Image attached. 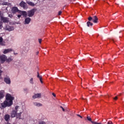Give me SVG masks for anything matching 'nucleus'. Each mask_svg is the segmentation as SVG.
<instances>
[{
	"instance_id": "1",
	"label": "nucleus",
	"mask_w": 124,
	"mask_h": 124,
	"mask_svg": "<svg viewBox=\"0 0 124 124\" xmlns=\"http://www.w3.org/2000/svg\"><path fill=\"white\" fill-rule=\"evenodd\" d=\"M13 99H14V98L10 94H7L6 95V100L1 104L2 108L4 109L6 107H10L13 104Z\"/></svg>"
},
{
	"instance_id": "2",
	"label": "nucleus",
	"mask_w": 124,
	"mask_h": 124,
	"mask_svg": "<svg viewBox=\"0 0 124 124\" xmlns=\"http://www.w3.org/2000/svg\"><path fill=\"white\" fill-rule=\"evenodd\" d=\"M88 21H92L93 23L97 24L98 22V18H97V16H93V17L92 16H89L88 17Z\"/></svg>"
},
{
	"instance_id": "3",
	"label": "nucleus",
	"mask_w": 124,
	"mask_h": 124,
	"mask_svg": "<svg viewBox=\"0 0 124 124\" xmlns=\"http://www.w3.org/2000/svg\"><path fill=\"white\" fill-rule=\"evenodd\" d=\"M36 9H32L31 10H29L27 12V16L28 17H32L33 15H34V13H35V11H36Z\"/></svg>"
},
{
	"instance_id": "4",
	"label": "nucleus",
	"mask_w": 124,
	"mask_h": 124,
	"mask_svg": "<svg viewBox=\"0 0 124 124\" xmlns=\"http://www.w3.org/2000/svg\"><path fill=\"white\" fill-rule=\"evenodd\" d=\"M27 5V3L24 2V1H21L19 3V6L23 8V9H27V8H28V6Z\"/></svg>"
},
{
	"instance_id": "5",
	"label": "nucleus",
	"mask_w": 124,
	"mask_h": 124,
	"mask_svg": "<svg viewBox=\"0 0 124 124\" xmlns=\"http://www.w3.org/2000/svg\"><path fill=\"white\" fill-rule=\"evenodd\" d=\"M6 57L5 55H2L0 56V61L1 63H4L6 61Z\"/></svg>"
},
{
	"instance_id": "6",
	"label": "nucleus",
	"mask_w": 124,
	"mask_h": 124,
	"mask_svg": "<svg viewBox=\"0 0 124 124\" xmlns=\"http://www.w3.org/2000/svg\"><path fill=\"white\" fill-rule=\"evenodd\" d=\"M17 12L20 13V10L18 9V7H13L12 8V13H13V14H15L16 13H17Z\"/></svg>"
},
{
	"instance_id": "7",
	"label": "nucleus",
	"mask_w": 124,
	"mask_h": 124,
	"mask_svg": "<svg viewBox=\"0 0 124 124\" xmlns=\"http://www.w3.org/2000/svg\"><path fill=\"white\" fill-rule=\"evenodd\" d=\"M0 21L3 23H8L9 20H8V17H5L3 16H0Z\"/></svg>"
},
{
	"instance_id": "8",
	"label": "nucleus",
	"mask_w": 124,
	"mask_h": 124,
	"mask_svg": "<svg viewBox=\"0 0 124 124\" xmlns=\"http://www.w3.org/2000/svg\"><path fill=\"white\" fill-rule=\"evenodd\" d=\"M4 81L6 84H11V80H10V78L9 77H5L4 78Z\"/></svg>"
},
{
	"instance_id": "9",
	"label": "nucleus",
	"mask_w": 124,
	"mask_h": 124,
	"mask_svg": "<svg viewBox=\"0 0 124 124\" xmlns=\"http://www.w3.org/2000/svg\"><path fill=\"white\" fill-rule=\"evenodd\" d=\"M5 30L6 31H14V27L13 26H9L8 25H7L5 28Z\"/></svg>"
},
{
	"instance_id": "10",
	"label": "nucleus",
	"mask_w": 124,
	"mask_h": 124,
	"mask_svg": "<svg viewBox=\"0 0 124 124\" xmlns=\"http://www.w3.org/2000/svg\"><path fill=\"white\" fill-rule=\"evenodd\" d=\"M31 19L30 17H26L25 19V25H28V24H30L31 23Z\"/></svg>"
},
{
	"instance_id": "11",
	"label": "nucleus",
	"mask_w": 124,
	"mask_h": 124,
	"mask_svg": "<svg viewBox=\"0 0 124 124\" xmlns=\"http://www.w3.org/2000/svg\"><path fill=\"white\" fill-rule=\"evenodd\" d=\"M32 98L34 99H35V98H41V93H36L34 95L32 96Z\"/></svg>"
},
{
	"instance_id": "12",
	"label": "nucleus",
	"mask_w": 124,
	"mask_h": 124,
	"mask_svg": "<svg viewBox=\"0 0 124 124\" xmlns=\"http://www.w3.org/2000/svg\"><path fill=\"white\" fill-rule=\"evenodd\" d=\"M12 51L13 50L12 48L5 49L4 50L3 54H8V53H10V52H12Z\"/></svg>"
},
{
	"instance_id": "13",
	"label": "nucleus",
	"mask_w": 124,
	"mask_h": 124,
	"mask_svg": "<svg viewBox=\"0 0 124 124\" xmlns=\"http://www.w3.org/2000/svg\"><path fill=\"white\" fill-rule=\"evenodd\" d=\"M19 13L20 14H22L23 16H24V17H27L28 16V13L25 11H20Z\"/></svg>"
},
{
	"instance_id": "14",
	"label": "nucleus",
	"mask_w": 124,
	"mask_h": 124,
	"mask_svg": "<svg viewBox=\"0 0 124 124\" xmlns=\"http://www.w3.org/2000/svg\"><path fill=\"white\" fill-rule=\"evenodd\" d=\"M17 112L18 110H13L11 113V117L12 118H15L16 117V115L17 114Z\"/></svg>"
},
{
	"instance_id": "15",
	"label": "nucleus",
	"mask_w": 124,
	"mask_h": 124,
	"mask_svg": "<svg viewBox=\"0 0 124 124\" xmlns=\"http://www.w3.org/2000/svg\"><path fill=\"white\" fill-rule=\"evenodd\" d=\"M4 120L6 122H8L10 120V115L9 114H6L4 116Z\"/></svg>"
},
{
	"instance_id": "16",
	"label": "nucleus",
	"mask_w": 124,
	"mask_h": 124,
	"mask_svg": "<svg viewBox=\"0 0 124 124\" xmlns=\"http://www.w3.org/2000/svg\"><path fill=\"white\" fill-rule=\"evenodd\" d=\"M37 74H38L37 76V78L40 79V81L41 84H43V81H42V77L39 76V73L38 72H37Z\"/></svg>"
},
{
	"instance_id": "17",
	"label": "nucleus",
	"mask_w": 124,
	"mask_h": 124,
	"mask_svg": "<svg viewBox=\"0 0 124 124\" xmlns=\"http://www.w3.org/2000/svg\"><path fill=\"white\" fill-rule=\"evenodd\" d=\"M21 115H22V112L16 113V119H19V120H21Z\"/></svg>"
},
{
	"instance_id": "18",
	"label": "nucleus",
	"mask_w": 124,
	"mask_h": 124,
	"mask_svg": "<svg viewBox=\"0 0 124 124\" xmlns=\"http://www.w3.org/2000/svg\"><path fill=\"white\" fill-rule=\"evenodd\" d=\"M13 61V59H12V57H10L8 59L6 58V62H12Z\"/></svg>"
},
{
	"instance_id": "19",
	"label": "nucleus",
	"mask_w": 124,
	"mask_h": 124,
	"mask_svg": "<svg viewBox=\"0 0 124 124\" xmlns=\"http://www.w3.org/2000/svg\"><path fill=\"white\" fill-rule=\"evenodd\" d=\"M34 104L35 106H37V107H40L42 106V104L40 103H35Z\"/></svg>"
},
{
	"instance_id": "20",
	"label": "nucleus",
	"mask_w": 124,
	"mask_h": 124,
	"mask_svg": "<svg viewBox=\"0 0 124 124\" xmlns=\"http://www.w3.org/2000/svg\"><path fill=\"white\" fill-rule=\"evenodd\" d=\"M87 27H90V26H91V27H93V24L91 23V21H89L87 22Z\"/></svg>"
},
{
	"instance_id": "21",
	"label": "nucleus",
	"mask_w": 124,
	"mask_h": 124,
	"mask_svg": "<svg viewBox=\"0 0 124 124\" xmlns=\"http://www.w3.org/2000/svg\"><path fill=\"white\" fill-rule=\"evenodd\" d=\"M4 96V95H3V93H0V100L2 98H3Z\"/></svg>"
},
{
	"instance_id": "22",
	"label": "nucleus",
	"mask_w": 124,
	"mask_h": 124,
	"mask_svg": "<svg viewBox=\"0 0 124 124\" xmlns=\"http://www.w3.org/2000/svg\"><path fill=\"white\" fill-rule=\"evenodd\" d=\"M87 119L88 121H89V122H93L92 121V118H91L90 117L87 116Z\"/></svg>"
},
{
	"instance_id": "23",
	"label": "nucleus",
	"mask_w": 124,
	"mask_h": 124,
	"mask_svg": "<svg viewBox=\"0 0 124 124\" xmlns=\"http://www.w3.org/2000/svg\"><path fill=\"white\" fill-rule=\"evenodd\" d=\"M91 123H92V124H101V123H97V122H94V121H91Z\"/></svg>"
},
{
	"instance_id": "24",
	"label": "nucleus",
	"mask_w": 124,
	"mask_h": 124,
	"mask_svg": "<svg viewBox=\"0 0 124 124\" xmlns=\"http://www.w3.org/2000/svg\"><path fill=\"white\" fill-rule=\"evenodd\" d=\"M29 4L30 5H31V6H34V3H33V2H30Z\"/></svg>"
},
{
	"instance_id": "25",
	"label": "nucleus",
	"mask_w": 124,
	"mask_h": 124,
	"mask_svg": "<svg viewBox=\"0 0 124 124\" xmlns=\"http://www.w3.org/2000/svg\"><path fill=\"white\" fill-rule=\"evenodd\" d=\"M33 79L32 78H31V79H30V83L31 84H33Z\"/></svg>"
},
{
	"instance_id": "26",
	"label": "nucleus",
	"mask_w": 124,
	"mask_h": 124,
	"mask_svg": "<svg viewBox=\"0 0 124 124\" xmlns=\"http://www.w3.org/2000/svg\"><path fill=\"white\" fill-rule=\"evenodd\" d=\"M2 28V22H0V29Z\"/></svg>"
},
{
	"instance_id": "27",
	"label": "nucleus",
	"mask_w": 124,
	"mask_h": 124,
	"mask_svg": "<svg viewBox=\"0 0 124 124\" xmlns=\"http://www.w3.org/2000/svg\"><path fill=\"white\" fill-rule=\"evenodd\" d=\"M18 108H19V106H16L15 108L16 110L15 111H17V110H18Z\"/></svg>"
},
{
	"instance_id": "28",
	"label": "nucleus",
	"mask_w": 124,
	"mask_h": 124,
	"mask_svg": "<svg viewBox=\"0 0 124 124\" xmlns=\"http://www.w3.org/2000/svg\"><path fill=\"white\" fill-rule=\"evenodd\" d=\"M3 41V39H2V37H0V43L2 42Z\"/></svg>"
},
{
	"instance_id": "29",
	"label": "nucleus",
	"mask_w": 124,
	"mask_h": 124,
	"mask_svg": "<svg viewBox=\"0 0 124 124\" xmlns=\"http://www.w3.org/2000/svg\"><path fill=\"white\" fill-rule=\"evenodd\" d=\"M62 13V11H60L58 12V15H61Z\"/></svg>"
},
{
	"instance_id": "30",
	"label": "nucleus",
	"mask_w": 124,
	"mask_h": 124,
	"mask_svg": "<svg viewBox=\"0 0 124 124\" xmlns=\"http://www.w3.org/2000/svg\"><path fill=\"white\" fill-rule=\"evenodd\" d=\"M3 72L2 70H0V77L1 76Z\"/></svg>"
},
{
	"instance_id": "31",
	"label": "nucleus",
	"mask_w": 124,
	"mask_h": 124,
	"mask_svg": "<svg viewBox=\"0 0 124 124\" xmlns=\"http://www.w3.org/2000/svg\"><path fill=\"white\" fill-rule=\"evenodd\" d=\"M39 43H40V44H41V41H42V39H39Z\"/></svg>"
},
{
	"instance_id": "32",
	"label": "nucleus",
	"mask_w": 124,
	"mask_h": 124,
	"mask_svg": "<svg viewBox=\"0 0 124 124\" xmlns=\"http://www.w3.org/2000/svg\"><path fill=\"white\" fill-rule=\"evenodd\" d=\"M60 108H62V111H63V112H64V111H65V109H64V108L62 107L61 106V107H60Z\"/></svg>"
},
{
	"instance_id": "33",
	"label": "nucleus",
	"mask_w": 124,
	"mask_h": 124,
	"mask_svg": "<svg viewBox=\"0 0 124 124\" xmlns=\"http://www.w3.org/2000/svg\"><path fill=\"white\" fill-rule=\"evenodd\" d=\"M77 116H78V117H79V118H81V119L83 118V117H82L81 115L79 114H77Z\"/></svg>"
},
{
	"instance_id": "34",
	"label": "nucleus",
	"mask_w": 124,
	"mask_h": 124,
	"mask_svg": "<svg viewBox=\"0 0 124 124\" xmlns=\"http://www.w3.org/2000/svg\"><path fill=\"white\" fill-rule=\"evenodd\" d=\"M108 124H113L112 121H109L108 122Z\"/></svg>"
},
{
	"instance_id": "35",
	"label": "nucleus",
	"mask_w": 124,
	"mask_h": 124,
	"mask_svg": "<svg viewBox=\"0 0 124 124\" xmlns=\"http://www.w3.org/2000/svg\"><path fill=\"white\" fill-rule=\"evenodd\" d=\"M113 99L114 100H117V99H118V96H115L114 98H113Z\"/></svg>"
},
{
	"instance_id": "36",
	"label": "nucleus",
	"mask_w": 124,
	"mask_h": 124,
	"mask_svg": "<svg viewBox=\"0 0 124 124\" xmlns=\"http://www.w3.org/2000/svg\"><path fill=\"white\" fill-rule=\"evenodd\" d=\"M39 124H46V123L44 122H40Z\"/></svg>"
},
{
	"instance_id": "37",
	"label": "nucleus",
	"mask_w": 124,
	"mask_h": 124,
	"mask_svg": "<svg viewBox=\"0 0 124 124\" xmlns=\"http://www.w3.org/2000/svg\"><path fill=\"white\" fill-rule=\"evenodd\" d=\"M22 16V15H17V17H18V18H20V17Z\"/></svg>"
},
{
	"instance_id": "38",
	"label": "nucleus",
	"mask_w": 124,
	"mask_h": 124,
	"mask_svg": "<svg viewBox=\"0 0 124 124\" xmlns=\"http://www.w3.org/2000/svg\"><path fill=\"white\" fill-rule=\"evenodd\" d=\"M52 95L54 96V97H56V94H55L54 93H52Z\"/></svg>"
},
{
	"instance_id": "39",
	"label": "nucleus",
	"mask_w": 124,
	"mask_h": 124,
	"mask_svg": "<svg viewBox=\"0 0 124 124\" xmlns=\"http://www.w3.org/2000/svg\"><path fill=\"white\" fill-rule=\"evenodd\" d=\"M9 17H10V18H12L13 17L12 15H9Z\"/></svg>"
},
{
	"instance_id": "40",
	"label": "nucleus",
	"mask_w": 124,
	"mask_h": 124,
	"mask_svg": "<svg viewBox=\"0 0 124 124\" xmlns=\"http://www.w3.org/2000/svg\"><path fill=\"white\" fill-rule=\"evenodd\" d=\"M4 5H7V2H4Z\"/></svg>"
},
{
	"instance_id": "41",
	"label": "nucleus",
	"mask_w": 124,
	"mask_h": 124,
	"mask_svg": "<svg viewBox=\"0 0 124 124\" xmlns=\"http://www.w3.org/2000/svg\"><path fill=\"white\" fill-rule=\"evenodd\" d=\"M36 55H38V54H39V52H38V51L36 52Z\"/></svg>"
},
{
	"instance_id": "42",
	"label": "nucleus",
	"mask_w": 124,
	"mask_h": 124,
	"mask_svg": "<svg viewBox=\"0 0 124 124\" xmlns=\"http://www.w3.org/2000/svg\"><path fill=\"white\" fill-rule=\"evenodd\" d=\"M105 97H109V96H108V95H106V96H105Z\"/></svg>"
},
{
	"instance_id": "43",
	"label": "nucleus",
	"mask_w": 124,
	"mask_h": 124,
	"mask_svg": "<svg viewBox=\"0 0 124 124\" xmlns=\"http://www.w3.org/2000/svg\"><path fill=\"white\" fill-rule=\"evenodd\" d=\"M14 55H18L17 53H14Z\"/></svg>"
},
{
	"instance_id": "44",
	"label": "nucleus",
	"mask_w": 124,
	"mask_h": 124,
	"mask_svg": "<svg viewBox=\"0 0 124 124\" xmlns=\"http://www.w3.org/2000/svg\"><path fill=\"white\" fill-rule=\"evenodd\" d=\"M27 90H28V89H24V91H27Z\"/></svg>"
},
{
	"instance_id": "45",
	"label": "nucleus",
	"mask_w": 124,
	"mask_h": 124,
	"mask_svg": "<svg viewBox=\"0 0 124 124\" xmlns=\"http://www.w3.org/2000/svg\"><path fill=\"white\" fill-rule=\"evenodd\" d=\"M119 32H120V33H121V32H122V31H120Z\"/></svg>"
},
{
	"instance_id": "46",
	"label": "nucleus",
	"mask_w": 124,
	"mask_h": 124,
	"mask_svg": "<svg viewBox=\"0 0 124 124\" xmlns=\"http://www.w3.org/2000/svg\"><path fill=\"white\" fill-rule=\"evenodd\" d=\"M0 115H1V113H0Z\"/></svg>"
}]
</instances>
